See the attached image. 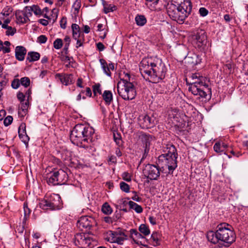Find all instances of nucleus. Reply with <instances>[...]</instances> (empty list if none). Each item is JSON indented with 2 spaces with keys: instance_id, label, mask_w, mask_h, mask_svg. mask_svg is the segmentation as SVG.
<instances>
[{
  "instance_id": "1",
  "label": "nucleus",
  "mask_w": 248,
  "mask_h": 248,
  "mask_svg": "<svg viewBox=\"0 0 248 248\" xmlns=\"http://www.w3.org/2000/svg\"><path fill=\"white\" fill-rule=\"evenodd\" d=\"M139 66L143 77L152 83H157L163 79L167 70L162 60L157 57L143 58Z\"/></svg>"
},
{
  "instance_id": "2",
  "label": "nucleus",
  "mask_w": 248,
  "mask_h": 248,
  "mask_svg": "<svg viewBox=\"0 0 248 248\" xmlns=\"http://www.w3.org/2000/svg\"><path fill=\"white\" fill-rule=\"evenodd\" d=\"M232 227L226 223H221L216 227V231H209L206 237L208 241L216 244L223 243L226 247L230 246L236 239L235 232L232 230Z\"/></svg>"
},
{
  "instance_id": "3",
  "label": "nucleus",
  "mask_w": 248,
  "mask_h": 248,
  "mask_svg": "<svg viewBox=\"0 0 248 248\" xmlns=\"http://www.w3.org/2000/svg\"><path fill=\"white\" fill-rule=\"evenodd\" d=\"M94 134V129L86 124H78L71 131L70 139L71 142L77 146L86 142H93Z\"/></svg>"
},
{
  "instance_id": "4",
  "label": "nucleus",
  "mask_w": 248,
  "mask_h": 248,
  "mask_svg": "<svg viewBox=\"0 0 248 248\" xmlns=\"http://www.w3.org/2000/svg\"><path fill=\"white\" fill-rule=\"evenodd\" d=\"M190 78L193 80H196L190 83L188 91L193 95H198L199 97L205 99V100L210 99L212 95L211 89L208 85L202 81L203 77L200 76L198 73H195L192 74Z\"/></svg>"
},
{
  "instance_id": "5",
  "label": "nucleus",
  "mask_w": 248,
  "mask_h": 248,
  "mask_svg": "<svg viewBox=\"0 0 248 248\" xmlns=\"http://www.w3.org/2000/svg\"><path fill=\"white\" fill-rule=\"evenodd\" d=\"M117 90L119 94L124 100H132L137 94L136 87L131 81L130 75L126 73L123 78H121L117 83Z\"/></svg>"
},
{
  "instance_id": "6",
  "label": "nucleus",
  "mask_w": 248,
  "mask_h": 248,
  "mask_svg": "<svg viewBox=\"0 0 248 248\" xmlns=\"http://www.w3.org/2000/svg\"><path fill=\"white\" fill-rule=\"evenodd\" d=\"M177 157L169 155H160L156 161V164L162 169L163 172L165 169H168V174H172L173 171L177 167Z\"/></svg>"
},
{
  "instance_id": "7",
  "label": "nucleus",
  "mask_w": 248,
  "mask_h": 248,
  "mask_svg": "<svg viewBox=\"0 0 248 248\" xmlns=\"http://www.w3.org/2000/svg\"><path fill=\"white\" fill-rule=\"evenodd\" d=\"M40 207L44 210H58L62 207V201L58 194H52L46 196L40 202Z\"/></svg>"
},
{
  "instance_id": "8",
  "label": "nucleus",
  "mask_w": 248,
  "mask_h": 248,
  "mask_svg": "<svg viewBox=\"0 0 248 248\" xmlns=\"http://www.w3.org/2000/svg\"><path fill=\"white\" fill-rule=\"evenodd\" d=\"M167 11L169 17L180 24H183L186 18V13L184 15L182 11L172 3L168 5Z\"/></svg>"
},
{
  "instance_id": "9",
  "label": "nucleus",
  "mask_w": 248,
  "mask_h": 248,
  "mask_svg": "<svg viewBox=\"0 0 248 248\" xmlns=\"http://www.w3.org/2000/svg\"><path fill=\"white\" fill-rule=\"evenodd\" d=\"M97 225L95 219L90 216L81 217L77 222V226L81 230H85L88 234H93L92 229Z\"/></svg>"
},
{
  "instance_id": "10",
  "label": "nucleus",
  "mask_w": 248,
  "mask_h": 248,
  "mask_svg": "<svg viewBox=\"0 0 248 248\" xmlns=\"http://www.w3.org/2000/svg\"><path fill=\"white\" fill-rule=\"evenodd\" d=\"M160 171L162 169L156 165L148 164L146 165L143 170L144 175L151 180H157L160 177Z\"/></svg>"
},
{
  "instance_id": "11",
  "label": "nucleus",
  "mask_w": 248,
  "mask_h": 248,
  "mask_svg": "<svg viewBox=\"0 0 248 248\" xmlns=\"http://www.w3.org/2000/svg\"><path fill=\"white\" fill-rule=\"evenodd\" d=\"M124 231H125V230H122L120 228H118L115 231H109V232L111 233L110 237H109V242L123 245L124 241L128 239L127 235L125 234Z\"/></svg>"
},
{
  "instance_id": "12",
  "label": "nucleus",
  "mask_w": 248,
  "mask_h": 248,
  "mask_svg": "<svg viewBox=\"0 0 248 248\" xmlns=\"http://www.w3.org/2000/svg\"><path fill=\"white\" fill-rule=\"evenodd\" d=\"M138 124L142 129L153 127L155 124V118L153 116L143 114L138 118Z\"/></svg>"
},
{
  "instance_id": "13",
  "label": "nucleus",
  "mask_w": 248,
  "mask_h": 248,
  "mask_svg": "<svg viewBox=\"0 0 248 248\" xmlns=\"http://www.w3.org/2000/svg\"><path fill=\"white\" fill-rule=\"evenodd\" d=\"M172 3L179 8L186 17L191 13L192 4L190 0H172Z\"/></svg>"
},
{
  "instance_id": "14",
  "label": "nucleus",
  "mask_w": 248,
  "mask_h": 248,
  "mask_svg": "<svg viewBox=\"0 0 248 248\" xmlns=\"http://www.w3.org/2000/svg\"><path fill=\"white\" fill-rule=\"evenodd\" d=\"M196 44L199 48L204 49L207 44V36L204 31L200 30L195 35Z\"/></svg>"
},
{
  "instance_id": "15",
  "label": "nucleus",
  "mask_w": 248,
  "mask_h": 248,
  "mask_svg": "<svg viewBox=\"0 0 248 248\" xmlns=\"http://www.w3.org/2000/svg\"><path fill=\"white\" fill-rule=\"evenodd\" d=\"M57 185L64 184L68 180V174L63 170H55Z\"/></svg>"
},
{
  "instance_id": "16",
  "label": "nucleus",
  "mask_w": 248,
  "mask_h": 248,
  "mask_svg": "<svg viewBox=\"0 0 248 248\" xmlns=\"http://www.w3.org/2000/svg\"><path fill=\"white\" fill-rule=\"evenodd\" d=\"M103 98L104 99V102H101L100 104V107L102 111V114L104 116L103 121L105 123H107L108 118L107 116V111L106 108L103 106V103H104L107 106L108 104V91L106 90L104 91L103 94Z\"/></svg>"
},
{
  "instance_id": "17",
  "label": "nucleus",
  "mask_w": 248,
  "mask_h": 248,
  "mask_svg": "<svg viewBox=\"0 0 248 248\" xmlns=\"http://www.w3.org/2000/svg\"><path fill=\"white\" fill-rule=\"evenodd\" d=\"M55 78L59 79L61 82L66 86L72 83L73 75L67 74H56Z\"/></svg>"
},
{
  "instance_id": "18",
  "label": "nucleus",
  "mask_w": 248,
  "mask_h": 248,
  "mask_svg": "<svg viewBox=\"0 0 248 248\" xmlns=\"http://www.w3.org/2000/svg\"><path fill=\"white\" fill-rule=\"evenodd\" d=\"M129 232L130 233V237L134 242L138 245L141 244L142 241H139V240H144L145 239L144 236L136 229H132L129 231Z\"/></svg>"
},
{
  "instance_id": "19",
  "label": "nucleus",
  "mask_w": 248,
  "mask_h": 248,
  "mask_svg": "<svg viewBox=\"0 0 248 248\" xmlns=\"http://www.w3.org/2000/svg\"><path fill=\"white\" fill-rule=\"evenodd\" d=\"M26 53L27 50L23 46H18L15 48V57L19 61H22L24 60Z\"/></svg>"
},
{
  "instance_id": "20",
  "label": "nucleus",
  "mask_w": 248,
  "mask_h": 248,
  "mask_svg": "<svg viewBox=\"0 0 248 248\" xmlns=\"http://www.w3.org/2000/svg\"><path fill=\"white\" fill-rule=\"evenodd\" d=\"M15 16L17 23L24 24L30 20L26 13L21 10H16L15 12Z\"/></svg>"
},
{
  "instance_id": "21",
  "label": "nucleus",
  "mask_w": 248,
  "mask_h": 248,
  "mask_svg": "<svg viewBox=\"0 0 248 248\" xmlns=\"http://www.w3.org/2000/svg\"><path fill=\"white\" fill-rule=\"evenodd\" d=\"M71 27L73 31V37L74 39L84 36V33L80 31L79 26L78 24H73Z\"/></svg>"
},
{
  "instance_id": "22",
  "label": "nucleus",
  "mask_w": 248,
  "mask_h": 248,
  "mask_svg": "<svg viewBox=\"0 0 248 248\" xmlns=\"http://www.w3.org/2000/svg\"><path fill=\"white\" fill-rule=\"evenodd\" d=\"M20 104V106H19L18 108V114L20 117H23L27 113L29 102L27 101Z\"/></svg>"
},
{
  "instance_id": "23",
  "label": "nucleus",
  "mask_w": 248,
  "mask_h": 248,
  "mask_svg": "<svg viewBox=\"0 0 248 248\" xmlns=\"http://www.w3.org/2000/svg\"><path fill=\"white\" fill-rule=\"evenodd\" d=\"M47 183L49 185L56 186L57 185L56 181V176L55 170L51 171L49 173L47 174L46 179Z\"/></svg>"
},
{
  "instance_id": "24",
  "label": "nucleus",
  "mask_w": 248,
  "mask_h": 248,
  "mask_svg": "<svg viewBox=\"0 0 248 248\" xmlns=\"http://www.w3.org/2000/svg\"><path fill=\"white\" fill-rule=\"evenodd\" d=\"M185 61L188 64L195 65L200 63L201 60L199 59L198 55L193 54L191 56H186Z\"/></svg>"
},
{
  "instance_id": "25",
  "label": "nucleus",
  "mask_w": 248,
  "mask_h": 248,
  "mask_svg": "<svg viewBox=\"0 0 248 248\" xmlns=\"http://www.w3.org/2000/svg\"><path fill=\"white\" fill-rule=\"evenodd\" d=\"M40 55L38 52L34 51L29 52L27 54L26 61L29 62H33L40 59Z\"/></svg>"
},
{
  "instance_id": "26",
  "label": "nucleus",
  "mask_w": 248,
  "mask_h": 248,
  "mask_svg": "<svg viewBox=\"0 0 248 248\" xmlns=\"http://www.w3.org/2000/svg\"><path fill=\"white\" fill-rule=\"evenodd\" d=\"M167 152L166 153L162 154L161 155H169L172 157L175 155L177 157V153L175 146L173 145H168L167 147Z\"/></svg>"
},
{
  "instance_id": "27",
  "label": "nucleus",
  "mask_w": 248,
  "mask_h": 248,
  "mask_svg": "<svg viewBox=\"0 0 248 248\" xmlns=\"http://www.w3.org/2000/svg\"><path fill=\"white\" fill-rule=\"evenodd\" d=\"M153 138L152 136L149 134H143L141 136V139L144 144V146L150 147Z\"/></svg>"
},
{
  "instance_id": "28",
  "label": "nucleus",
  "mask_w": 248,
  "mask_h": 248,
  "mask_svg": "<svg viewBox=\"0 0 248 248\" xmlns=\"http://www.w3.org/2000/svg\"><path fill=\"white\" fill-rule=\"evenodd\" d=\"M96 241L93 240L92 237L87 236L82 246L84 247H88L89 248H92L96 245Z\"/></svg>"
},
{
  "instance_id": "29",
  "label": "nucleus",
  "mask_w": 248,
  "mask_h": 248,
  "mask_svg": "<svg viewBox=\"0 0 248 248\" xmlns=\"http://www.w3.org/2000/svg\"><path fill=\"white\" fill-rule=\"evenodd\" d=\"M92 142L82 143L78 146L85 149L90 154H93L95 151V148L92 145Z\"/></svg>"
},
{
  "instance_id": "30",
  "label": "nucleus",
  "mask_w": 248,
  "mask_h": 248,
  "mask_svg": "<svg viewBox=\"0 0 248 248\" xmlns=\"http://www.w3.org/2000/svg\"><path fill=\"white\" fill-rule=\"evenodd\" d=\"M129 206L130 209L134 210L137 213H141L143 211L142 207L133 201L129 202Z\"/></svg>"
},
{
  "instance_id": "31",
  "label": "nucleus",
  "mask_w": 248,
  "mask_h": 248,
  "mask_svg": "<svg viewBox=\"0 0 248 248\" xmlns=\"http://www.w3.org/2000/svg\"><path fill=\"white\" fill-rule=\"evenodd\" d=\"M112 133L113 140L116 142V144L119 147L122 146L123 141L122 140V137L120 133L117 132H115L114 130H113Z\"/></svg>"
},
{
  "instance_id": "32",
  "label": "nucleus",
  "mask_w": 248,
  "mask_h": 248,
  "mask_svg": "<svg viewBox=\"0 0 248 248\" xmlns=\"http://www.w3.org/2000/svg\"><path fill=\"white\" fill-rule=\"evenodd\" d=\"M139 231L144 236L148 235L150 233V230L149 227L145 224H141L140 225Z\"/></svg>"
},
{
  "instance_id": "33",
  "label": "nucleus",
  "mask_w": 248,
  "mask_h": 248,
  "mask_svg": "<svg viewBox=\"0 0 248 248\" xmlns=\"http://www.w3.org/2000/svg\"><path fill=\"white\" fill-rule=\"evenodd\" d=\"M135 21L137 25L142 26L147 22L146 17L143 15H137L135 17Z\"/></svg>"
},
{
  "instance_id": "34",
  "label": "nucleus",
  "mask_w": 248,
  "mask_h": 248,
  "mask_svg": "<svg viewBox=\"0 0 248 248\" xmlns=\"http://www.w3.org/2000/svg\"><path fill=\"white\" fill-rule=\"evenodd\" d=\"M25 9L28 11H32L36 15H40L42 14L41 10L37 5H33L31 6H26Z\"/></svg>"
},
{
  "instance_id": "35",
  "label": "nucleus",
  "mask_w": 248,
  "mask_h": 248,
  "mask_svg": "<svg viewBox=\"0 0 248 248\" xmlns=\"http://www.w3.org/2000/svg\"><path fill=\"white\" fill-rule=\"evenodd\" d=\"M87 236L83 233H77L75 235V239L78 243V245L82 246Z\"/></svg>"
},
{
  "instance_id": "36",
  "label": "nucleus",
  "mask_w": 248,
  "mask_h": 248,
  "mask_svg": "<svg viewBox=\"0 0 248 248\" xmlns=\"http://www.w3.org/2000/svg\"><path fill=\"white\" fill-rule=\"evenodd\" d=\"M159 234L157 232H154L151 236V239L153 240L154 242V246H159L160 244V240H159Z\"/></svg>"
},
{
  "instance_id": "37",
  "label": "nucleus",
  "mask_w": 248,
  "mask_h": 248,
  "mask_svg": "<svg viewBox=\"0 0 248 248\" xmlns=\"http://www.w3.org/2000/svg\"><path fill=\"white\" fill-rule=\"evenodd\" d=\"M119 204L120 208L121 210L124 211L125 213L128 212L126 206L128 204L129 205V202H127L124 199H122L120 200Z\"/></svg>"
},
{
  "instance_id": "38",
  "label": "nucleus",
  "mask_w": 248,
  "mask_h": 248,
  "mask_svg": "<svg viewBox=\"0 0 248 248\" xmlns=\"http://www.w3.org/2000/svg\"><path fill=\"white\" fill-rule=\"evenodd\" d=\"M23 208H24V217L23 222H25L30 215L31 210L28 208V204L26 202L24 203Z\"/></svg>"
},
{
  "instance_id": "39",
  "label": "nucleus",
  "mask_w": 248,
  "mask_h": 248,
  "mask_svg": "<svg viewBox=\"0 0 248 248\" xmlns=\"http://www.w3.org/2000/svg\"><path fill=\"white\" fill-rule=\"evenodd\" d=\"M13 9L11 6H6L1 12V14L3 16H8L12 12Z\"/></svg>"
},
{
  "instance_id": "40",
  "label": "nucleus",
  "mask_w": 248,
  "mask_h": 248,
  "mask_svg": "<svg viewBox=\"0 0 248 248\" xmlns=\"http://www.w3.org/2000/svg\"><path fill=\"white\" fill-rule=\"evenodd\" d=\"M99 61H100V64L101 65V67H102V69H103L104 72L105 73V74L107 75L108 76V66L107 62L103 59H100Z\"/></svg>"
},
{
  "instance_id": "41",
  "label": "nucleus",
  "mask_w": 248,
  "mask_h": 248,
  "mask_svg": "<svg viewBox=\"0 0 248 248\" xmlns=\"http://www.w3.org/2000/svg\"><path fill=\"white\" fill-rule=\"evenodd\" d=\"M20 84L27 88L30 85L31 80L28 77H23L20 79Z\"/></svg>"
},
{
  "instance_id": "42",
  "label": "nucleus",
  "mask_w": 248,
  "mask_h": 248,
  "mask_svg": "<svg viewBox=\"0 0 248 248\" xmlns=\"http://www.w3.org/2000/svg\"><path fill=\"white\" fill-rule=\"evenodd\" d=\"M62 40L60 38H57L54 41L53 46L55 49H59L62 47Z\"/></svg>"
},
{
  "instance_id": "43",
  "label": "nucleus",
  "mask_w": 248,
  "mask_h": 248,
  "mask_svg": "<svg viewBox=\"0 0 248 248\" xmlns=\"http://www.w3.org/2000/svg\"><path fill=\"white\" fill-rule=\"evenodd\" d=\"M61 59L62 61L65 63H68L69 64H71L73 62H75L72 57H70L67 56L62 55Z\"/></svg>"
},
{
  "instance_id": "44",
  "label": "nucleus",
  "mask_w": 248,
  "mask_h": 248,
  "mask_svg": "<svg viewBox=\"0 0 248 248\" xmlns=\"http://www.w3.org/2000/svg\"><path fill=\"white\" fill-rule=\"evenodd\" d=\"M120 186L121 189L122 191H123L126 193H128L129 192V188H130L129 186L126 183H125L124 182H121L120 184Z\"/></svg>"
},
{
  "instance_id": "45",
  "label": "nucleus",
  "mask_w": 248,
  "mask_h": 248,
  "mask_svg": "<svg viewBox=\"0 0 248 248\" xmlns=\"http://www.w3.org/2000/svg\"><path fill=\"white\" fill-rule=\"evenodd\" d=\"M8 79L5 76L0 75V85L1 88H3L7 84Z\"/></svg>"
},
{
  "instance_id": "46",
  "label": "nucleus",
  "mask_w": 248,
  "mask_h": 248,
  "mask_svg": "<svg viewBox=\"0 0 248 248\" xmlns=\"http://www.w3.org/2000/svg\"><path fill=\"white\" fill-rule=\"evenodd\" d=\"M93 92L94 95L97 93L101 94V90L100 89V85L99 84H95L93 86Z\"/></svg>"
},
{
  "instance_id": "47",
  "label": "nucleus",
  "mask_w": 248,
  "mask_h": 248,
  "mask_svg": "<svg viewBox=\"0 0 248 248\" xmlns=\"http://www.w3.org/2000/svg\"><path fill=\"white\" fill-rule=\"evenodd\" d=\"M0 51H2L3 53H8L10 52L11 50L9 47H4L2 41L0 40Z\"/></svg>"
},
{
  "instance_id": "48",
  "label": "nucleus",
  "mask_w": 248,
  "mask_h": 248,
  "mask_svg": "<svg viewBox=\"0 0 248 248\" xmlns=\"http://www.w3.org/2000/svg\"><path fill=\"white\" fill-rule=\"evenodd\" d=\"M77 40L76 48H78L83 45V43L85 41L84 36H80L78 39H75Z\"/></svg>"
},
{
  "instance_id": "49",
  "label": "nucleus",
  "mask_w": 248,
  "mask_h": 248,
  "mask_svg": "<svg viewBox=\"0 0 248 248\" xmlns=\"http://www.w3.org/2000/svg\"><path fill=\"white\" fill-rule=\"evenodd\" d=\"M214 150L217 153L223 152V149H222L221 142H217L214 146Z\"/></svg>"
},
{
  "instance_id": "50",
  "label": "nucleus",
  "mask_w": 248,
  "mask_h": 248,
  "mask_svg": "<svg viewBox=\"0 0 248 248\" xmlns=\"http://www.w3.org/2000/svg\"><path fill=\"white\" fill-rule=\"evenodd\" d=\"M20 85V80L18 79H14L11 83V86L13 89H17Z\"/></svg>"
},
{
  "instance_id": "51",
  "label": "nucleus",
  "mask_w": 248,
  "mask_h": 248,
  "mask_svg": "<svg viewBox=\"0 0 248 248\" xmlns=\"http://www.w3.org/2000/svg\"><path fill=\"white\" fill-rule=\"evenodd\" d=\"M25 134H26L25 124H22L18 128V135H23Z\"/></svg>"
},
{
  "instance_id": "52",
  "label": "nucleus",
  "mask_w": 248,
  "mask_h": 248,
  "mask_svg": "<svg viewBox=\"0 0 248 248\" xmlns=\"http://www.w3.org/2000/svg\"><path fill=\"white\" fill-rule=\"evenodd\" d=\"M81 7V1L80 0H76L73 5V7L77 12H78Z\"/></svg>"
},
{
  "instance_id": "53",
  "label": "nucleus",
  "mask_w": 248,
  "mask_h": 248,
  "mask_svg": "<svg viewBox=\"0 0 248 248\" xmlns=\"http://www.w3.org/2000/svg\"><path fill=\"white\" fill-rule=\"evenodd\" d=\"M13 120V118L11 116H8L4 120V124L5 126H8L11 124Z\"/></svg>"
},
{
  "instance_id": "54",
  "label": "nucleus",
  "mask_w": 248,
  "mask_h": 248,
  "mask_svg": "<svg viewBox=\"0 0 248 248\" xmlns=\"http://www.w3.org/2000/svg\"><path fill=\"white\" fill-rule=\"evenodd\" d=\"M102 212L105 215H107L108 213V203L107 202H105L101 208Z\"/></svg>"
},
{
  "instance_id": "55",
  "label": "nucleus",
  "mask_w": 248,
  "mask_h": 248,
  "mask_svg": "<svg viewBox=\"0 0 248 248\" xmlns=\"http://www.w3.org/2000/svg\"><path fill=\"white\" fill-rule=\"evenodd\" d=\"M47 38L46 35H41L37 38V42L40 44H45L46 43Z\"/></svg>"
},
{
  "instance_id": "56",
  "label": "nucleus",
  "mask_w": 248,
  "mask_h": 248,
  "mask_svg": "<svg viewBox=\"0 0 248 248\" xmlns=\"http://www.w3.org/2000/svg\"><path fill=\"white\" fill-rule=\"evenodd\" d=\"M122 177L123 179L127 182H130L131 181V176L130 174L127 172H124Z\"/></svg>"
},
{
  "instance_id": "57",
  "label": "nucleus",
  "mask_w": 248,
  "mask_h": 248,
  "mask_svg": "<svg viewBox=\"0 0 248 248\" xmlns=\"http://www.w3.org/2000/svg\"><path fill=\"white\" fill-rule=\"evenodd\" d=\"M199 13L202 16H205L208 14V11L204 7H201L199 9Z\"/></svg>"
},
{
  "instance_id": "58",
  "label": "nucleus",
  "mask_w": 248,
  "mask_h": 248,
  "mask_svg": "<svg viewBox=\"0 0 248 248\" xmlns=\"http://www.w3.org/2000/svg\"><path fill=\"white\" fill-rule=\"evenodd\" d=\"M19 138L21 139L22 141H23L24 143L26 144L28 143L29 140V137L28 136L27 134L23 135H19Z\"/></svg>"
},
{
  "instance_id": "59",
  "label": "nucleus",
  "mask_w": 248,
  "mask_h": 248,
  "mask_svg": "<svg viewBox=\"0 0 248 248\" xmlns=\"http://www.w3.org/2000/svg\"><path fill=\"white\" fill-rule=\"evenodd\" d=\"M10 22V20L6 19L4 21L3 24L2 25V28L6 29L12 30V27L8 26V24Z\"/></svg>"
},
{
  "instance_id": "60",
  "label": "nucleus",
  "mask_w": 248,
  "mask_h": 248,
  "mask_svg": "<svg viewBox=\"0 0 248 248\" xmlns=\"http://www.w3.org/2000/svg\"><path fill=\"white\" fill-rule=\"evenodd\" d=\"M17 98L20 101V103L25 102V95L23 93L19 92L17 94Z\"/></svg>"
},
{
  "instance_id": "61",
  "label": "nucleus",
  "mask_w": 248,
  "mask_h": 248,
  "mask_svg": "<svg viewBox=\"0 0 248 248\" xmlns=\"http://www.w3.org/2000/svg\"><path fill=\"white\" fill-rule=\"evenodd\" d=\"M132 192L134 194V196L132 197L131 199L134 201L140 202L141 201V198L138 196L137 194V192L133 191Z\"/></svg>"
},
{
  "instance_id": "62",
  "label": "nucleus",
  "mask_w": 248,
  "mask_h": 248,
  "mask_svg": "<svg viewBox=\"0 0 248 248\" xmlns=\"http://www.w3.org/2000/svg\"><path fill=\"white\" fill-rule=\"evenodd\" d=\"M66 18L65 17H63L60 21L61 27L63 29H65L66 27Z\"/></svg>"
},
{
  "instance_id": "63",
  "label": "nucleus",
  "mask_w": 248,
  "mask_h": 248,
  "mask_svg": "<svg viewBox=\"0 0 248 248\" xmlns=\"http://www.w3.org/2000/svg\"><path fill=\"white\" fill-rule=\"evenodd\" d=\"M16 32V29L15 28H13L12 27V30L7 29V31L5 32V34L6 35H13Z\"/></svg>"
},
{
  "instance_id": "64",
  "label": "nucleus",
  "mask_w": 248,
  "mask_h": 248,
  "mask_svg": "<svg viewBox=\"0 0 248 248\" xmlns=\"http://www.w3.org/2000/svg\"><path fill=\"white\" fill-rule=\"evenodd\" d=\"M144 153H143V154L142 155V159H144L146 157V156H147V155L149 153V150H150V147L144 146Z\"/></svg>"
}]
</instances>
